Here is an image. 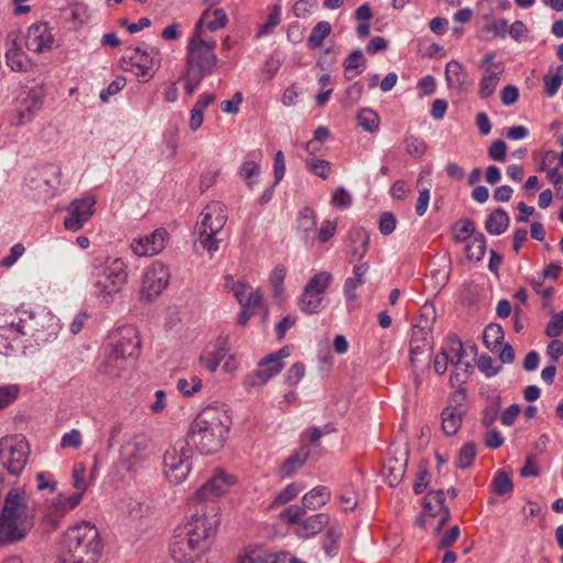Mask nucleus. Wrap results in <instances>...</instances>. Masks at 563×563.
<instances>
[{"instance_id": "f257e3e1", "label": "nucleus", "mask_w": 563, "mask_h": 563, "mask_svg": "<svg viewBox=\"0 0 563 563\" xmlns=\"http://www.w3.org/2000/svg\"><path fill=\"white\" fill-rule=\"evenodd\" d=\"M98 528L89 521L70 526L60 537L59 563H97L102 553Z\"/></svg>"}, {"instance_id": "f03ea898", "label": "nucleus", "mask_w": 563, "mask_h": 563, "mask_svg": "<svg viewBox=\"0 0 563 563\" xmlns=\"http://www.w3.org/2000/svg\"><path fill=\"white\" fill-rule=\"evenodd\" d=\"M35 525V512L19 489H10L0 512V548L26 538Z\"/></svg>"}, {"instance_id": "7ed1b4c3", "label": "nucleus", "mask_w": 563, "mask_h": 563, "mask_svg": "<svg viewBox=\"0 0 563 563\" xmlns=\"http://www.w3.org/2000/svg\"><path fill=\"white\" fill-rule=\"evenodd\" d=\"M229 432V417L217 408L208 407L198 413L190 426L189 437L201 454H213L224 444Z\"/></svg>"}, {"instance_id": "20e7f679", "label": "nucleus", "mask_w": 563, "mask_h": 563, "mask_svg": "<svg viewBox=\"0 0 563 563\" xmlns=\"http://www.w3.org/2000/svg\"><path fill=\"white\" fill-rule=\"evenodd\" d=\"M128 266L120 257L97 256L91 263L93 288L98 298L107 303L128 282Z\"/></svg>"}, {"instance_id": "39448f33", "label": "nucleus", "mask_w": 563, "mask_h": 563, "mask_svg": "<svg viewBox=\"0 0 563 563\" xmlns=\"http://www.w3.org/2000/svg\"><path fill=\"white\" fill-rule=\"evenodd\" d=\"M153 453V442L146 434L139 433L126 439L119 448L113 470L121 479L135 477Z\"/></svg>"}, {"instance_id": "423d86ee", "label": "nucleus", "mask_w": 563, "mask_h": 563, "mask_svg": "<svg viewBox=\"0 0 563 563\" xmlns=\"http://www.w3.org/2000/svg\"><path fill=\"white\" fill-rule=\"evenodd\" d=\"M228 221L227 208L222 202L208 203L199 214L194 234L196 243L212 256L220 247L219 238Z\"/></svg>"}, {"instance_id": "0eeeda50", "label": "nucleus", "mask_w": 563, "mask_h": 563, "mask_svg": "<svg viewBox=\"0 0 563 563\" xmlns=\"http://www.w3.org/2000/svg\"><path fill=\"white\" fill-rule=\"evenodd\" d=\"M180 527L185 537L190 536L207 551L209 539L214 537L220 525V507L218 504H200Z\"/></svg>"}, {"instance_id": "6e6552de", "label": "nucleus", "mask_w": 563, "mask_h": 563, "mask_svg": "<svg viewBox=\"0 0 563 563\" xmlns=\"http://www.w3.org/2000/svg\"><path fill=\"white\" fill-rule=\"evenodd\" d=\"M214 40H203L197 34H191L186 47L185 70L206 78L210 76L219 62L214 48Z\"/></svg>"}, {"instance_id": "1a4fd4ad", "label": "nucleus", "mask_w": 563, "mask_h": 563, "mask_svg": "<svg viewBox=\"0 0 563 563\" xmlns=\"http://www.w3.org/2000/svg\"><path fill=\"white\" fill-rule=\"evenodd\" d=\"M192 449L184 440H177L164 454V473L172 484L183 483L191 471Z\"/></svg>"}, {"instance_id": "9d476101", "label": "nucleus", "mask_w": 563, "mask_h": 563, "mask_svg": "<svg viewBox=\"0 0 563 563\" xmlns=\"http://www.w3.org/2000/svg\"><path fill=\"white\" fill-rule=\"evenodd\" d=\"M30 448L24 438L3 437L0 439V467L8 474L19 476L29 460Z\"/></svg>"}, {"instance_id": "9b49d317", "label": "nucleus", "mask_w": 563, "mask_h": 563, "mask_svg": "<svg viewBox=\"0 0 563 563\" xmlns=\"http://www.w3.org/2000/svg\"><path fill=\"white\" fill-rule=\"evenodd\" d=\"M123 62L126 65V70L147 81L161 65L159 49L152 46L129 47L123 56Z\"/></svg>"}, {"instance_id": "f8f14e48", "label": "nucleus", "mask_w": 563, "mask_h": 563, "mask_svg": "<svg viewBox=\"0 0 563 563\" xmlns=\"http://www.w3.org/2000/svg\"><path fill=\"white\" fill-rule=\"evenodd\" d=\"M169 280V268L162 262H153L143 273L141 299L147 302L153 301L166 289Z\"/></svg>"}, {"instance_id": "ddd939ff", "label": "nucleus", "mask_w": 563, "mask_h": 563, "mask_svg": "<svg viewBox=\"0 0 563 563\" xmlns=\"http://www.w3.org/2000/svg\"><path fill=\"white\" fill-rule=\"evenodd\" d=\"M107 347L133 363L141 352V339L137 330L132 325L120 328L112 335V341Z\"/></svg>"}, {"instance_id": "4468645a", "label": "nucleus", "mask_w": 563, "mask_h": 563, "mask_svg": "<svg viewBox=\"0 0 563 563\" xmlns=\"http://www.w3.org/2000/svg\"><path fill=\"white\" fill-rule=\"evenodd\" d=\"M169 549L173 559L179 563L191 562L206 552L196 539L185 537V530L180 526L174 531Z\"/></svg>"}, {"instance_id": "2eb2a0df", "label": "nucleus", "mask_w": 563, "mask_h": 563, "mask_svg": "<svg viewBox=\"0 0 563 563\" xmlns=\"http://www.w3.org/2000/svg\"><path fill=\"white\" fill-rule=\"evenodd\" d=\"M232 483L231 476L227 475L223 471H219L196 492L191 504L196 506L200 504H217L216 499L225 494Z\"/></svg>"}, {"instance_id": "dca6fc26", "label": "nucleus", "mask_w": 563, "mask_h": 563, "mask_svg": "<svg viewBox=\"0 0 563 563\" xmlns=\"http://www.w3.org/2000/svg\"><path fill=\"white\" fill-rule=\"evenodd\" d=\"M95 203L96 200L92 197L74 200L64 220L65 229L73 232L80 230L92 216Z\"/></svg>"}, {"instance_id": "f3484780", "label": "nucleus", "mask_w": 563, "mask_h": 563, "mask_svg": "<svg viewBox=\"0 0 563 563\" xmlns=\"http://www.w3.org/2000/svg\"><path fill=\"white\" fill-rule=\"evenodd\" d=\"M42 106L43 100L36 90L22 91L18 98L16 118L12 121V125L20 126L32 121Z\"/></svg>"}, {"instance_id": "a211bd4d", "label": "nucleus", "mask_w": 563, "mask_h": 563, "mask_svg": "<svg viewBox=\"0 0 563 563\" xmlns=\"http://www.w3.org/2000/svg\"><path fill=\"white\" fill-rule=\"evenodd\" d=\"M54 36L47 23L40 22L29 26L25 35V46L34 53H43L53 47Z\"/></svg>"}, {"instance_id": "6ab92c4d", "label": "nucleus", "mask_w": 563, "mask_h": 563, "mask_svg": "<svg viewBox=\"0 0 563 563\" xmlns=\"http://www.w3.org/2000/svg\"><path fill=\"white\" fill-rule=\"evenodd\" d=\"M166 238L167 231L165 229H156L152 233L134 240L131 247L137 256H152L158 254L165 247Z\"/></svg>"}, {"instance_id": "aec40b11", "label": "nucleus", "mask_w": 563, "mask_h": 563, "mask_svg": "<svg viewBox=\"0 0 563 563\" xmlns=\"http://www.w3.org/2000/svg\"><path fill=\"white\" fill-rule=\"evenodd\" d=\"M228 23V16L225 11L222 8H218L216 10L207 9L203 11L199 20L196 22L194 33L202 37L203 29H207L211 32H214L219 29H222Z\"/></svg>"}, {"instance_id": "412c9836", "label": "nucleus", "mask_w": 563, "mask_h": 563, "mask_svg": "<svg viewBox=\"0 0 563 563\" xmlns=\"http://www.w3.org/2000/svg\"><path fill=\"white\" fill-rule=\"evenodd\" d=\"M131 363L124 357L115 354L108 347L104 351V357L98 365V373L109 378H118L129 367Z\"/></svg>"}, {"instance_id": "4be33fe9", "label": "nucleus", "mask_w": 563, "mask_h": 563, "mask_svg": "<svg viewBox=\"0 0 563 563\" xmlns=\"http://www.w3.org/2000/svg\"><path fill=\"white\" fill-rule=\"evenodd\" d=\"M369 234L363 228H353L349 232V253L351 261L360 262L368 251Z\"/></svg>"}, {"instance_id": "5701e85b", "label": "nucleus", "mask_w": 563, "mask_h": 563, "mask_svg": "<svg viewBox=\"0 0 563 563\" xmlns=\"http://www.w3.org/2000/svg\"><path fill=\"white\" fill-rule=\"evenodd\" d=\"M445 80L449 88L459 92L466 91L470 87L467 73L462 64L455 59L450 60L445 66Z\"/></svg>"}, {"instance_id": "b1692460", "label": "nucleus", "mask_w": 563, "mask_h": 563, "mask_svg": "<svg viewBox=\"0 0 563 563\" xmlns=\"http://www.w3.org/2000/svg\"><path fill=\"white\" fill-rule=\"evenodd\" d=\"M283 366L267 364L262 365V360L258 362V368L250 373L244 382L246 388L261 387L265 385L271 378L278 375Z\"/></svg>"}, {"instance_id": "393cba45", "label": "nucleus", "mask_w": 563, "mask_h": 563, "mask_svg": "<svg viewBox=\"0 0 563 563\" xmlns=\"http://www.w3.org/2000/svg\"><path fill=\"white\" fill-rule=\"evenodd\" d=\"M309 454L310 450L307 446H301L298 450L292 451V453L284 461V463L278 468V475L282 478L291 477L300 467H302Z\"/></svg>"}, {"instance_id": "a878e982", "label": "nucleus", "mask_w": 563, "mask_h": 563, "mask_svg": "<svg viewBox=\"0 0 563 563\" xmlns=\"http://www.w3.org/2000/svg\"><path fill=\"white\" fill-rule=\"evenodd\" d=\"M369 269V264L366 262H357L353 266V276L344 282L343 290L346 299L355 300L357 298L355 290L365 284V275Z\"/></svg>"}, {"instance_id": "bb28decb", "label": "nucleus", "mask_w": 563, "mask_h": 563, "mask_svg": "<svg viewBox=\"0 0 563 563\" xmlns=\"http://www.w3.org/2000/svg\"><path fill=\"white\" fill-rule=\"evenodd\" d=\"M464 411L454 406L445 407L441 412L442 430L448 437H452L462 426Z\"/></svg>"}, {"instance_id": "cd10ccee", "label": "nucleus", "mask_w": 563, "mask_h": 563, "mask_svg": "<svg viewBox=\"0 0 563 563\" xmlns=\"http://www.w3.org/2000/svg\"><path fill=\"white\" fill-rule=\"evenodd\" d=\"M330 518L327 514H316L301 520L298 527L297 534L303 538H309L318 534L329 523Z\"/></svg>"}, {"instance_id": "c85d7f7f", "label": "nucleus", "mask_w": 563, "mask_h": 563, "mask_svg": "<svg viewBox=\"0 0 563 563\" xmlns=\"http://www.w3.org/2000/svg\"><path fill=\"white\" fill-rule=\"evenodd\" d=\"M331 493L327 486H317L306 493L301 498V505L306 510H317L328 504Z\"/></svg>"}, {"instance_id": "c756f323", "label": "nucleus", "mask_w": 563, "mask_h": 563, "mask_svg": "<svg viewBox=\"0 0 563 563\" xmlns=\"http://www.w3.org/2000/svg\"><path fill=\"white\" fill-rule=\"evenodd\" d=\"M510 218L505 209L497 208L490 212L485 221V230L490 235H500L508 229Z\"/></svg>"}, {"instance_id": "7c9ffc66", "label": "nucleus", "mask_w": 563, "mask_h": 563, "mask_svg": "<svg viewBox=\"0 0 563 563\" xmlns=\"http://www.w3.org/2000/svg\"><path fill=\"white\" fill-rule=\"evenodd\" d=\"M213 101L214 96L212 93H202L199 96L190 111L189 128L192 131H197L201 128L205 118V110L213 103Z\"/></svg>"}, {"instance_id": "2f4dec72", "label": "nucleus", "mask_w": 563, "mask_h": 563, "mask_svg": "<svg viewBox=\"0 0 563 563\" xmlns=\"http://www.w3.org/2000/svg\"><path fill=\"white\" fill-rule=\"evenodd\" d=\"M324 298L314 294L311 289L303 287V290L298 299V308L306 314H317L323 308Z\"/></svg>"}, {"instance_id": "473e14b6", "label": "nucleus", "mask_w": 563, "mask_h": 563, "mask_svg": "<svg viewBox=\"0 0 563 563\" xmlns=\"http://www.w3.org/2000/svg\"><path fill=\"white\" fill-rule=\"evenodd\" d=\"M82 499V493L58 494L52 501V514L64 516L77 507Z\"/></svg>"}, {"instance_id": "72a5a7b5", "label": "nucleus", "mask_w": 563, "mask_h": 563, "mask_svg": "<svg viewBox=\"0 0 563 563\" xmlns=\"http://www.w3.org/2000/svg\"><path fill=\"white\" fill-rule=\"evenodd\" d=\"M442 349L448 350L453 367L455 369L462 368V366L465 364L463 362L465 350L459 335L455 333H449L445 340V346Z\"/></svg>"}, {"instance_id": "f704fd0d", "label": "nucleus", "mask_w": 563, "mask_h": 563, "mask_svg": "<svg viewBox=\"0 0 563 563\" xmlns=\"http://www.w3.org/2000/svg\"><path fill=\"white\" fill-rule=\"evenodd\" d=\"M296 229L298 232L302 233V238L308 240L312 232L316 230L317 225V216L312 208L305 207L299 210L296 220Z\"/></svg>"}, {"instance_id": "c9c22d12", "label": "nucleus", "mask_w": 563, "mask_h": 563, "mask_svg": "<svg viewBox=\"0 0 563 563\" xmlns=\"http://www.w3.org/2000/svg\"><path fill=\"white\" fill-rule=\"evenodd\" d=\"M497 71L492 68H487L479 82L478 96L481 99H487L492 97L496 90L497 84L500 79L503 68L495 65Z\"/></svg>"}, {"instance_id": "e433bc0d", "label": "nucleus", "mask_w": 563, "mask_h": 563, "mask_svg": "<svg viewBox=\"0 0 563 563\" xmlns=\"http://www.w3.org/2000/svg\"><path fill=\"white\" fill-rule=\"evenodd\" d=\"M225 355L227 349L223 344L208 346L200 355V363L209 372H216Z\"/></svg>"}, {"instance_id": "4c0bfd02", "label": "nucleus", "mask_w": 563, "mask_h": 563, "mask_svg": "<svg viewBox=\"0 0 563 563\" xmlns=\"http://www.w3.org/2000/svg\"><path fill=\"white\" fill-rule=\"evenodd\" d=\"M465 253L470 261L479 262L484 258L486 253V238L482 232H477L467 241Z\"/></svg>"}, {"instance_id": "58836bf2", "label": "nucleus", "mask_w": 563, "mask_h": 563, "mask_svg": "<svg viewBox=\"0 0 563 563\" xmlns=\"http://www.w3.org/2000/svg\"><path fill=\"white\" fill-rule=\"evenodd\" d=\"M431 343L430 329L426 325H413L410 338V352L420 353Z\"/></svg>"}, {"instance_id": "ea45409f", "label": "nucleus", "mask_w": 563, "mask_h": 563, "mask_svg": "<svg viewBox=\"0 0 563 563\" xmlns=\"http://www.w3.org/2000/svg\"><path fill=\"white\" fill-rule=\"evenodd\" d=\"M423 510L430 516H438L445 506L444 492L442 489L430 490L423 498Z\"/></svg>"}, {"instance_id": "a19ab883", "label": "nucleus", "mask_w": 563, "mask_h": 563, "mask_svg": "<svg viewBox=\"0 0 563 563\" xmlns=\"http://www.w3.org/2000/svg\"><path fill=\"white\" fill-rule=\"evenodd\" d=\"M35 313L27 311H20L19 319V330H21V335H31L40 339V321Z\"/></svg>"}, {"instance_id": "79ce46f5", "label": "nucleus", "mask_w": 563, "mask_h": 563, "mask_svg": "<svg viewBox=\"0 0 563 563\" xmlns=\"http://www.w3.org/2000/svg\"><path fill=\"white\" fill-rule=\"evenodd\" d=\"M544 85V93L548 97H553L558 93L563 81V65H559L553 73L551 67L542 78Z\"/></svg>"}, {"instance_id": "37998d69", "label": "nucleus", "mask_w": 563, "mask_h": 563, "mask_svg": "<svg viewBox=\"0 0 563 563\" xmlns=\"http://www.w3.org/2000/svg\"><path fill=\"white\" fill-rule=\"evenodd\" d=\"M453 241L455 243H462L470 241L474 234H476L475 223L471 219H461L453 227Z\"/></svg>"}, {"instance_id": "c03bdc74", "label": "nucleus", "mask_w": 563, "mask_h": 563, "mask_svg": "<svg viewBox=\"0 0 563 563\" xmlns=\"http://www.w3.org/2000/svg\"><path fill=\"white\" fill-rule=\"evenodd\" d=\"M333 280V276L329 272H319L314 274L306 284L305 287L311 289L317 295L323 297L325 290L329 288Z\"/></svg>"}, {"instance_id": "a18cd8bd", "label": "nucleus", "mask_w": 563, "mask_h": 563, "mask_svg": "<svg viewBox=\"0 0 563 563\" xmlns=\"http://www.w3.org/2000/svg\"><path fill=\"white\" fill-rule=\"evenodd\" d=\"M331 33V24L327 21L318 22L311 30L307 40L309 48L320 47L324 38Z\"/></svg>"}, {"instance_id": "49530a36", "label": "nucleus", "mask_w": 563, "mask_h": 563, "mask_svg": "<svg viewBox=\"0 0 563 563\" xmlns=\"http://www.w3.org/2000/svg\"><path fill=\"white\" fill-rule=\"evenodd\" d=\"M5 57H7V65L13 71L25 73L31 67L30 60L16 47L8 49Z\"/></svg>"}, {"instance_id": "de8ad7c7", "label": "nucleus", "mask_w": 563, "mask_h": 563, "mask_svg": "<svg viewBox=\"0 0 563 563\" xmlns=\"http://www.w3.org/2000/svg\"><path fill=\"white\" fill-rule=\"evenodd\" d=\"M490 489L499 496L511 493L514 484L510 476L503 470L497 471L490 483Z\"/></svg>"}, {"instance_id": "09e8293b", "label": "nucleus", "mask_w": 563, "mask_h": 563, "mask_svg": "<svg viewBox=\"0 0 563 563\" xmlns=\"http://www.w3.org/2000/svg\"><path fill=\"white\" fill-rule=\"evenodd\" d=\"M260 173L261 166L254 159H245L239 169V176L246 183L250 189H253L256 183L254 177L258 176Z\"/></svg>"}, {"instance_id": "8fccbe9b", "label": "nucleus", "mask_w": 563, "mask_h": 563, "mask_svg": "<svg viewBox=\"0 0 563 563\" xmlns=\"http://www.w3.org/2000/svg\"><path fill=\"white\" fill-rule=\"evenodd\" d=\"M356 120L358 125L367 132L374 133L379 128V117L372 109L364 108L360 110Z\"/></svg>"}, {"instance_id": "3c124183", "label": "nucleus", "mask_w": 563, "mask_h": 563, "mask_svg": "<svg viewBox=\"0 0 563 563\" xmlns=\"http://www.w3.org/2000/svg\"><path fill=\"white\" fill-rule=\"evenodd\" d=\"M280 21L282 7L279 4H275L271 10L267 20L260 25L256 37H263L273 33L274 29L280 23Z\"/></svg>"}, {"instance_id": "603ef678", "label": "nucleus", "mask_w": 563, "mask_h": 563, "mask_svg": "<svg viewBox=\"0 0 563 563\" xmlns=\"http://www.w3.org/2000/svg\"><path fill=\"white\" fill-rule=\"evenodd\" d=\"M21 336L19 328L0 330V354L8 355L14 351V342Z\"/></svg>"}, {"instance_id": "864d4df0", "label": "nucleus", "mask_w": 563, "mask_h": 563, "mask_svg": "<svg viewBox=\"0 0 563 563\" xmlns=\"http://www.w3.org/2000/svg\"><path fill=\"white\" fill-rule=\"evenodd\" d=\"M407 466V457L404 459L402 462L397 463L395 465L391 464V461H388L384 465V472L387 476L388 484L390 486L397 485L404 477L405 471Z\"/></svg>"}, {"instance_id": "5fc2aeb1", "label": "nucleus", "mask_w": 563, "mask_h": 563, "mask_svg": "<svg viewBox=\"0 0 563 563\" xmlns=\"http://www.w3.org/2000/svg\"><path fill=\"white\" fill-rule=\"evenodd\" d=\"M504 336V329L498 323H489L483 333L484 343L488 349L501 344Z\"/></svg>"}, {"instance_id": "6e6d98bb", "label": "nucleus", "mask_w": 563, "mask_h": 563, "mask_svg": "<svg viewBox=\"0 0 563 563\" xmlns=\"http://www.w3.org/2000/svg\"><path fill=\"white\" fill-rule=\"evenodd\" d=\"M476 456V445L474 442L465 443L459 451L455 465L461 470L468 468Z\"/></svg>"}, {"instance_id": "4d7b16f0", "label": "nucleus", "mask_w": 563, "mask_h": 563, "mask_svg": "<svg viewBox=\"0 0 563 563\" xmlns=\"http://www.w3.org/2000/svg\"><path fill=\"white\" fill-rule=\"evenodd\" d=\"M286 268L283 265L276 266L269 275V284L273 289V297L279 299L284 292Z\"/></svg>"}, {"instance_id": "13d9d810", "label": "nucleus", "mask_w": 563, "mask_h": 563, "mask_svg": "<svg viewBox=\"0 0 563 563\" xmlns=\"http://www.w3.org/2000/svg\"><path fill=\"white\" fill-rule=\"evenodd\" d=\"M404 144L406 147V152L412 157L420 158L424 155L427 151L426 142L421 137L412 134L405 136Z\"/></svg>"}, {"instance_id": "bf43d9fd", "label": "nucleus", "mask_w": 563, "mask_h": 563, "mask_svg": "<svg viewBox=\"0 0 563 563\" xmlns=\"http://www.w3.org/2000/svg\"><path fill=\"white\" fill-rule=\"evenodd\" d=\"M365 65V58L362 49H354L343 62V67L346 73V78L350 79L347 73L351 70H356V74H362Z\"/></svg>"}, {"instance_id": "052dcab7", "label": "nucleus", "mask_w": 563, "mask_h": 563, "mask_svg": "<svg viewBox=\"0 0 563 563\" xmlns=\"http://www.w3.org/2000/svg\"><path fill=\"white\" fill-rule=\"evenodd\" d=\"M302 489L303 487L300 484H288L282 492H279L275 496L272 506L276 507L289 503L290 500L295 499Z\"/></svg>"}, {"instance_id": "680f3d73", "label": "nucleus", "mask_w": 563, "mask_h": 563, "mask_svg": "<svg viewBox=\"0 0 563 563\" xmlns=\"http://www.w3.org/2000/svg\"><path fill=\"white\" fill-rule=\"evenodd\" d=\"M500 409V398L494 397L482 411V424L489 428L497 419Z\"/></svg>"}, {"instance_id": "e2e57ef3", "label": "nucleus", "mask_w": 563, "mask_h": 563, "mask_svg": "<svg viewBox=\"0 0 563 563\" xmlns=\"http://www.w3.org/2000/svg\"><path fill=\"white\" fill-rule=\"evenodd\" d=\"M202 387V382L199 377L192 376L190 380L180 378L177 382V389L186 397H191L199 391Z\"/></svg>"}, {"instance_id": "0e129e2a", "label": "nucleus", "mask_w": 563, "mask_h": 563, "mask_svg": "<svg viewBox=\"0 0 563 563\" xmlns=\"http://www.w3.org/2000/svg\"><path fill=\"white\" fill-rule=\"evenodd\" d=\"M306 511L307 510L302 505H291L280 514V518L290 525L300 526L301 517L306 514Z\"/></svg>"}, {"instance_id": "69168bd1", "label": "nucleus", "mask_w": 563, "mask_h": 563, "mask_svg": "<svg viewBox=\"0 0 563 563\" xmlns=\"http://www.w3.org/2000/svg\"><path fill=\"white\" fill-rule=\"evenodd\" d=\"M431 474L426 465H420L417 473L416 479L412 485V489L416 495H421L430 483Z\"/></svg>"}, {"instance_id": "338daca9", "label": "nucleus", "mask_w": 563, "mask_h": 563, "mask_svg": "<svg viewBox=\"0 0 563 563\" xmlns=\"http://www.w3.org/2000/svg\"><path fill=\"white\" fill-rule=\"evenodd\" d=\"M477 367L486 377H493L497 375L501 368L500 366L494 365V360L488 354L479 355L477 360Z\"/></svg>"}, {"instance_id": "774afa93", "label": "nucleus", "mask_w": 563, "mask_h": 563, "mask_svg": "<svg viewBox=\"0 0 563 563\" xmlns=\"http://www.w3.org/2000/svg\"><path fill=\"white\" fill-rule=\"evenodd\" d=\"M563 333V310L554 313L545 327V334L549 338H558Z\"/></svg>"}]
</instances>
